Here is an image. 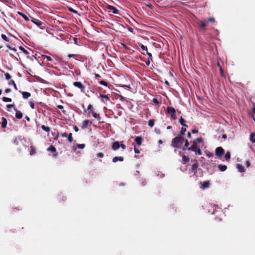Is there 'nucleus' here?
<instances>
[{
	"instance_id": "obj_1",
	"label": "nucleus",
	"mask_w": 255,
	"mask_h": 255,
	"mask_svg": "<svg viewBox=\"0 0 255 255\" xmlns=\"http://www.w3.org/2000/svg\"><path fill=\"white\" fill-rule=\"evenodd\" d=\"M191 143V145L190 147H188V150L193 151L196 155H201L202 151L200 149V145L197 143V141H192Z\"/></svg>"
},
{
	"instance_id": "obj_2",
	"label": "nucleus",
	"mask_w": 255,
	"mask_h": 255,
	"mask_svg": "<svg viewBox=\"0 0 255 255\" xmlns=\"http://www.w3.org/2000/svg\"><path fill=\"white\" fill-rule=\"evenodd\" d=\"M184 142V138L182 137H176L172 140L171 145L175 148H179Z\"/></svg>"
},
{
	"instance_id": "obj_3",
	"label": "nucleus",
	"mask_w": 255,
	"mask_h": 255,
	"mask_svg": "<svg viewBox=\"0 0 255 255\" xmlns=\"http://www.w3.org/2000/svg\"><path fill=\"white\" fill-rule=\"evenodd\" d=\"M73 85L80 89L81 91L84 93H85V86L82 84V83L80 82H75L74 83H73Z\"/></svg>"
},
{
	"instance_id": "obj_4",
	"label": "nucleus",
	"mask_w": 255,
	"mask_h": 255,
	"mask_svg": "<svg viewBox=\"0 0 255 255\" xmlns=\"http://www.w3.org/2000/svg\"><path fill=\"white\" fill-rule=\"evenodd\" d=\"M99 97L101 98V101L104 104H107V102L110 101V98L107 95L100 94Z\"/></svg>"
},
{
	"instance_id": "obj_5",
	"label": "nucleus",
	"mask_w": 255,
	"mask_h": 255,
	"mask_svg": "<svg viewBox=\"0 0 255 255\" xmlns=\"http://www.w3.org/2000/svg\"><path fill=\"white\" fill-rule=\"evenodd\" d=\"M224 150L221 147H218L216 149V155L218 156H220L224 153Z\"/></svg>"
},
{
	"instance_id": "obj_6",
	"label": "nucleus",
	"mask_w": 255,
	"mask_h": 255,
	"mask_svg": "<svg viewBox=\"0 0 255 255\" xmlns=\"http://www.w3.org/2000/svg\"><path fill=\"white\" fill-rule=\"evenodd\" d=\"M89 124H91V122L88 120H85L83 122L82 125V128L85 129L88 128Z\"/></svg>"
},
{
	"instance_id": "obj_7",
	"label": "nucleus",
	"mask_w": 255,
	"mask_h": 255,
	"mask_svg": "<svg viewBox=\"0 0 255 255\" xmlns=\"http://www.w3.org/2000/svg\"><path fill=\"white\" fill-rule=\"evenodd\" d=\"M120 147V144L119 142L115 141L112 144V149L114 150H117Z\"/></svg>"
},
{
	"instance_id": "obj_8",
	"label": "nucleus",
	"mask_w": 255,
	"mask_h": 255,
	"mask_svg": "<svg viewBox=\"0 0 255 255\" xmlns=\"http://www.w3.org/2000/svg\"><path fill=\"white\" fill-rule=\"evenodd\" d=\"M14 111H15V117L18 119H21L23 116L22 113L16 109H14Z\"/></svg>"
},
{
	"instance_id": "obj_9",
	"label": "nucleus",
	"mask_w": 255,
	"mask_h": 255,
	"mask_svg": "<svg viewBox=\"0 0 255 255\" xmlns=\"http://www.w3.org/2000/svg\"><path fill=\"white\" fill-rule=\"evenodd\" d=\"M22 95V97L24 99H27L31 96V94L27 92H20Z\"/></svg>"
},
{
	"instance_id": "obj_10",
	"label": "nucleus",
	"mask_w": 255,
	"mask_h": 255,
	"mask_svg": "<svg viewBox=\"0 0 255 255\" xmlns=\"http://www.w3.org/2000/svg\"><path fill=\"white\" fill-rule=\"evenodd\" d=\"M167 112L170 114H175L176 110L173 107H169L167 108Z\"/></svg>"
},
{
	"instance_id": "obj_11",
	"label": "nucleus",
	"mask_w": 255,
	"mask_h": 255,
	"mask_svg": "<svg viewBox=\"0 0 255 255\" xmlns=\"http://www.w3.org/2000/svg\"><path fill=\"white\" fill-rule=\"evenodd\" d=\"M135 141L138 145H140L142 142V138L140 136H136L135 139Z\"/></svg>"
},
{
	"instance_id": "obj_12",
	"label": "nucleus",
	"mask_w": 255,
	"mask_h": 255,
	"mask_svg": "<svg viewBox=\"0 0 255 255\" xmlns=\"http://www.w3.org/2000/svg\"><path fill=\"white\" fill-rule=\"evenodd\" d=\"M124 160V158L122 156H116L113 158V162H116L118 161H123Z\"/></svg>"
},
{
	"instance_id": "obj_13",
	"label": "nucleus",
	"mask_w": 255,
	"mask_h": 255,
	"mask_svg": "<svg viewBox=\"0 0 255 255\" xmlns=\"http://www.w3.org/2000/svg\"><path fill=\"white\" fill-rule=\"evenodd\" d=\"M1 120V126L2 128H5L7 125V120L4 117L2 118Z\"/></svg>"
},
{
	"instance_id": "obj_14",
	"label": "nucleus",
	"mask_w": 255,
	"mask_h": 255,
	"mask_svg": "<svg viewBox=\"0 0 255 255\" xmlns=\"http://www.w3.org/2000/svg\"><path fill=\"white\" fill-rule=\"evenodd\" d=\"M209 186V181H204L201 184V188L202 189H205L208 188Z\"/></svg>"
},
{
	"instance_id": "obj_15",
	"label": "nucleus",
	"mask_w": 255,
	"mask_h": 255,
	"mask_svg": "<svg viewBox=\"0 0 255 255\" xmlns=\"http://www.w3.org/2000/svg\"><path fill=\"white\" fill-rule=\"evenodd\" d=\"M17 13L20 16H22L26 21H29V19L27 15H26V14H24L21 12H18Z\"/></svg>"
},
{
	"instance_id": "obj_16",
	"label": "nucleus",
	"mask_w": 255,
	"mask_h": 255,
	"mask_svg": "<svg viewBox=\"0 0 255 255\" xmlns=\"http://www.w3.org/2000/svg\"><path fill=\"white\" fill-rule=\"evenodd\" d=\"M33 23H34L35 25H36L37 26H40L42 25V22L41 21L36 19H34L32 20Z\"/></svg>"
},
{
	"instance_id": "obj_17",
	"label": "nucleus",
	"mask_w": 255,
	"mask_h": 255,
	"mask_svg": "<svg viewBox=\"0 0 255 255\" xmlns=\"http://www.w3.org/2000/svg\"><path fill=\"white\" fill-rule=\"evenodd\" d=\"M237 168L238 171L240 172H244L245 169H244V167L240 164H238L237 165Z\"/></svg>"
},
{
	"instance_id": "obj_18",
	"label": "nucleus",
	"mask_w": 255,
	"mask_h": 255,
	"mask_svg": "<svg viewBox=\"0 0 255 255\" xmlns=\"http://www.w3.org/2000/svg\"><path fill=\"white\" fill-rule=\"evenodd\" d=\"M92 115L94 118H95L96 119L100 120V117L99 114L97 113L96 112L93 111L91 113Z\"/></svg>"
},
{
	"instance_id": "obj_19",
	"label": "nucleus",
	"mask_w": 255,
	"mask_h": 255,
	"mask_svg": "<svg viewBox=\"0 0 255 255\" xmlns=\"http://www.w3.org/2000/svg\"><path fill=\"white\" fill-rule=\"evenodd\" d=\"M110 9L113 13L118 14L119 13V10L114 6H111Z\"/></svg>"
},
{
	"instance_id": "obj_20",
	"label": "nucleus",
	"mask_w": 255,
	"mask_h": 255,
	"mask_svg": "<svg viewBox=\"0 0 255 255\" xmlns=\"http://www.w3.org/2000/svg\"><path fill=\"white\" fill-rule=\"evenodd\" d=\"M47 150L48 151H50L52 152H55L56 151V149L54 146H53V145H51V146H50L49 147H48L47 148Z\"/></svg>"
},
{
	"instance_id": "obj_21",
	"label": "nucleus",
	"mask_w": 255,
	"mask_h": 255,
	"mask_svg": "<svg viewBox=\"0 0 255 255\" xmlns=\"http://www.w3.org/2000/svg\"><path fill=\"white\" fill-rule=\"evenodd\" d=\"M93 107L92 105L91 104L89 105L88 106V108H87L88 114H91L92 112H93Z\"/></svg>"
},
{
	"instance_id": "obj_22",
	"label": "nucleus",
	"mask_w": 255,
	"mask_h": 255,
	"mask_svg": "<svg viewBox=\"0 0 255 255\" xmlns=\"http://www.w3.org/2000/svg\"><path fill=\"white\" fill-rule=\"evenodd\" d=\"M218 167L221 171H224L227 169V166L224 165H219Z\"/></svg>"
},
{
	"instance_id": "obj_23",
	"label": "nucleus",
	"mask_w": 255,
	"mask_h": 255,
	"mask_svg": "<svg viewBox=\"0 0 255 255\" xmlns=\"http://www.w3.org/2000/svg\"><path fill=\"white\" fill-rule=\"evenodd\" d=\"M184 120L183 119L182 117H181L180 119L179 120L180 124L183 126V127H187V125L184 123Z\"/></svg>"
},
{
	"instance_id": "obj_24",
	"label": "nucleus",
	"mask_w": 255,
	"mask_h": 255,
	"mask_svg": "<svg viewBox=\"0 0 255 255\" xmlns=\"http://www.w3.org/2000/svg\"><path fill=\"white\" fill-rule=\"evenodd\" d=\"M41 128L46 132H49L50 129V128H49L48 127H46L44 125L41 126Z\"/></svg>"
},
{
	"instance_id": "obj_25",
	"label": "nucleus",
	"mask_w": 255,
	"mask_h": 255,
	"mask_svg": "<svg viewBox=\"0 0 255 255\" xmlns=\"http://www.w3.org/2000/svg\"><path fill=\"white\" fill-rule=\"evenodd\" d=\"M8 84L9 85H12V86H13L14 89L15 90H17V88L16 87V84L14 83V81L13 80H11L8 82Z\"/></svg>"
},
{
	"instance_id": "obj_26",
	"label": "nucleus",
	"mask_w": 255,
	"mask_h": 255,
	"mask_svg": "<svg viewBox=\"0 0 255 255\" xmlns=\"http://www.w3.org/2000/svg\"><path fill=\"white\" fill-rule=\"evenodd\" d=\"M148 125L149 127H152L154 125V120L150 119L148 122Z\"/></svg>"
},
{
	"instance_id": "obj_27",
	"label": "nucleus",
	"mask_w": 255,
	"mask_h": 255,
	"mask_svg": "<svg viewBox=\"0 0 255 255\" xmlns=\"http://www.w3.org/2000/svg\"><path fill=\"white\" fill-rule=\"evenodd\" d=\"M199 24L203 28H205L206 26V22L203 21H200L199 22Z\"/></svg>"
},
{
	"instance_id": "obj_28",
	"label": "nucleus",
	"mask_w": 255,
	"mask_h": 255,
	"mask_svg": "<svg viewBox=\"0 0 255 255\" xmlns=\"http://www.w3.org/2000/svg\"><path fill=\"white\" fill-rule=\"evenodd\" d=\"M35 153H36V150H35V148L33 146H31V147H30V154L31 155H33Z\"/></svg>"
},
{
	"instance_id": "obj_29",
	"label": "nucleus",
	"mask_w": 255,
	"mask_h": 255,
	"mask_svg": "<svg viewBox=\"0 0 255 255\" xmlns=\"http://www.w3.org/2000/svg\"><path fill=\"white\" fill-rule=\"evenodd\" d=\"M44 59H46L47 61H52V59L49 56L42 55Z\"/></svg>"
},
{
	"instance_id": "obj_30",
	"label": "nucleus",
	"mask_w": 255,
	"mask_h": 255,
	"mask_svg": "<svg viewBox=\"0 0 255 255\" xmlns=\"http://www.w3.org/2000/svg\"><path fill=\"white\" fill-rule=\"evenodd\" d=\"M182 161L184 163H186L189 161V158L185 155H183L182 156Z\"/></svg>"
},
{
	"instance_id": "obj_31",
	"label": "nucleus",
	"mask_w": 255,
	"mask_h": 255,
	"mask_svg": "<svg viewBox=\"0 0 255 255\" xmlns=\"http://www.w3.org/2000/svg\"><path fill=\"white\" fill-rule=\"evenodd\" d=\"M85 147V144H77V146L75 147V149H76V148L83 149Z\"/></svg>"
},
{
	"instance_id": "obj_32",
	"label": "nucleus",
	"mask_w": 255,
	"mask_h": 255,
	"mask_svg": "<svg viewBox=\"0 0 255 255\" xmlns=\"http://www.w3.org/2000/svg\"><path fill=\"white\" fill-rule=\"evenodd\" d=\"M231 155L230 152L228 151L225 155V158L226 160H229L230 159Z\"/></svg>"
},
{
	"instance_id": "obj_33",
	"label": "nucleus",
	"mask_w": 255,
	"mask_h": 255,
	"mask_svg": "<svg viewBox=\"0 0 255 255\" xmlns=\"http://www.w3.org/2000/svg\"><path fill=\"white\" fill-rule=\"evenodd\" d=\"M2 101L4 102H11V99H10L9 98H7V97H3Z\"/></svg>"
},
{
	"instance_id": "obj_34",
	"label": "nucleus",
	"mask_w": 255,
	"mask_h": 255,
	"mask_svg": "<svg viewBox=\"0 0 255 255\" xmlns=\"http://www.w3.org/2000/svg\"><path fill=\"white\" fill-rule=\"evenodd\" d=\"M67 137H68V140L70 142H72V141H73V137H72V134L71 133H70V134H69L67 136Z\"/></svg>"
},
{
	"instance_id": "obj_35",
	"label": "nucleus",
	"mask_w": 255,
	"mask_h": 255,
	"mask_svg": "<svg viewBox=\"0 0 255 255\" xmlns=\"http://www.w3.org/2000/svg\"><path fill=\"white\" fill-rule=\"evenodd\" d=\"M197 168V165L196 164H194L192 165L191 170L192 171L195 172Z\"/></svg>"
},
{
	"instance_id": "obj_36",
	"label": "nucleus",
	"mask_w": 255,
	"mask_h": 255,
	"mask_svg": "<svg viewBox=\"0 0 255 255\" xmlns=\"http://www.w3.org/2000/svg\"><path fill=\"white\" fill-rule=\"evenodd\" d=\"M1 37L2 38V39L3 40H4L5 41H9L8 38L5 35H4L3 34H1Z\"/></svg>"
},
{
	"instance_id": "obj_37",
	"label": "nucleus",
	"mask_w": 255,
	"mask_h": 255,
	"mask_svg": "<svg viewBox=\"0 0 255 255\" xmlns=\"http://www.w3.org/2000/svg\"><path fill=\"white\" fill-rule=\"evenodd\" d=\"M146 54L148 56V63H147V65H149V63H150V59L151 60V56H152V55L150 53H149L148 52V51L146 52Z\"/></svg>"
},
{
	"instance_id": "obj_38",
	"label": "nucleus",
	"mask_w": 255,
	"mask_h": 255,
	"mask_svg": "<svg viewBox=\"0 0 255 255\" xmlns=\"http://www.w3.org/2000/svg\"><path fill=\"white\" fill-rule=\"evenodd\" d=\"M186 131V129L185 128L182 127L181 128V131H180V134L181 135H184Z\"/></svg>"
},
{
	"instance_id": "obj_39",
	"label": "nucleus",
	"mask_w": 255,
	"mask_h": 255,
	"mask_svg": "<svg viewBox=\"0 0 255 255\" xmlns=\"http://www.w3.org/2000/svg\"><path fill=\"white\" fill-rule=\"evenodd\" d=\"M140 48H141V49L142 50L145 51L146 52L147 51V46H144L143 44H141V46H140Z\"/></svg>"
},
{
	"instance_id": "obj_40",
	"label": "nucleus",
	"mask_w": 255,
	"mask_h": 255,
	"mask_svg": "<svg viewBox=\"0 0 255 255\" xmlns=\"http://www.w3.org/2000/svg\"><path fill=\"white\" fill-rule=\"evenodd\" d=\"M5 79L6 80H8L11 78V76L9 74L7 73L5 74Z\"/></svg>"
},
{
	"instance_id": "obj_41",
	"label": "nucleus",
	"mask_w": 255,
	"mask_h": 255,
	"mask_svg": "<svg viewBox=\"0 0 255 255\" xmlns=\"http://www.w3.org/2000/svg\"><path fill=\"white\" fill-rule=\"evenodd\" d=\"M193 141H197V143H198V144H199V143L202 142V138H198Z\"/></svg>"
},
{
	"instance_id": "obj_42",
	"label": "nucleus",
	"mask_w": 255,
	"mask_h": 255,
	"mask_svg": "<svg viewBox=\"0 0 255 255\" xmlns=\"http://www.w3.org/2000/svg\"><path fill=\"white\" fill-rule=\"evenodd\" d=\"M100 84L102 85H104L105 86H108V83L105 82V81H101L100 82Z\"/></svg>"
},
{
	"instance_id": "obj_43",
	"label": "nucleus",
	"mask_w": 255,
	"mask_h": 255,
	"mask_svg": "<svg viewBox=\"0 0 255 255\" xmlns=\"http://www.w3.org/2000/svg\"><path fill=\"white\" fill-rule=\"evenodd\" d=\"M122 87H123V88H125V89H128V90H130L131 89L130 87L129 86H128V85H123L122 86Z\"/></svg>"
},
{
	"instance_id": "obj_44",
	"label": "nucleus",
	"mask_w": 255,
	"mask_h": 255,
	"mask_svg": "<svg viewBox=\"0 0 255 255\" xmlns=\"http://www.w3.org/2000/svg\"><path fill=\"white\" fill-rule=\"evenodd\" d=\"M97 157L102 158L104 156V154L102 152L98 153L97 155Z\"/></svg>"
},
{
	"instance_id": "obj_45",
	"label": "nucleus",
	"mask_w": 255,
	"mask_h": 255,
	"mask_svg": "<svg viewBox=\"0 0 255 255\" xmlns=\"http://www.w3.org/2000/svg\"><path fill=\"white\" fill-rule=\"evenodd\" d=\"M185 142V146L186 147H189L188 146H189V142L188 141V140L187 139H184V142Z\"/></svg>"
},
{
	"instance_id": "obj_46",
	"label": "nucleus",
	"mask_w": 255,
	"mask_h": 255,
	"mask_svg": "<svg viewBox=\"0 0 255 255\" xmlns=\"http://www.w3.org/2000/svg\"><path fill=\"white\" fill-rule=\"evenodd\" d=\"M13 107V105H11V104L7 105L6 106V108H7L8 111H9V109L12 108Z\"/></svg>"
},
{
	"instance_id": "obj_47",
	"label": "nucleus",
	"mask_w": 255,
	"mask_h": 255,
	"mask_svg": "<svg viewBox=\"0 0 255 255\" xmlns=\"http://www.w3.org/2000/svg\"><path fill=\"white\" fill-rule=\"evenodd\" d=\"M134 151L136 153H139V150L135 147V145H134Z\"/></svg>"
},
{
	"instance_id": "obj_48",
	"label": "nucleus",
	"mask_w": 255,
	"mask_h": 255,
	"mask_svg": "<svg viewBox=\"0 0 255 255\" xmlns=\"http://www.w3.org/2000/svg\"><path fill=\"white\" fill-rule=\"evenodd\" d=\"M153 102L155 104H159V102H158V100L157 99L154 98L153 99Z\"/></svg>"
},
{
	"instance_id": "obj_49",
	"label": "nucleus",
	"mask_w": 255,
	"mask_h": 255,
	"mask_svg": "<svg viewBox=\"0 0 255 255\" xmlns=\"http://www.w3.org/2000/svg\"><path fill=\"white\" fill-rule=\"evenodd\" d=\"M208 21H210V22H213L215 21V19L213 17H210L208 19Z\"/></svg>"
},
{
	"instance_id": "obj_50",
	"label": "nucleus",
	"mask_w": 255,
	"mask_h": 255,
	"mask_svg": "<svg viewBox=\"0 0 255 255\" xmlns=\"http://www.w3.org/2000/svg\"><path fill=\"white\" fill-rule=\"evenodd\" d=\"M250 165V161L249 160H247L246 161V166L247 167H249Z\"/></svg>"
},
{
	"instance_id": "obj_51",
	"label": "nucleus",
	"mask_w": 255,
	"mask_h": 255,
	"mask_svg": "<svg viewBox=\"0 0 255 255\" xmlns=\"http://www.w3.org/2000/svg\"><path fill=\"white\" fill-rule=\"evenodd\" d=\"M30 107L32 109H34V104L33 102H30Z\"/></svg>"
},
{
	"instance_id": "obj_52",
	"label": "nucleus",
	"mask_w": 255,
	"mask_h": 255,
	"mask_svg": "<svg viewBox=\"0 0 255 255\" xmlns=\"http://www.w3.org/2000/svg\"><path fill=\"white\" fill-rule=\"evenodd\" d=\"M20 49H21L22 50V51L25 53V54H28V52H27V51L26 50H25L24 48H22V47H20Z\"/></svg>"
},
{
	"instance_id": "obj_53",
	"label": "nucleus",
	"mask_w": 255,
	"mask_h": 255,
	"mask_svg": "<svg viewBox=\"0 0 255 255\" xmlns=\"http://www.w3.org/2000/svg\"><path fill=\"white\" fill-rule=\"evenodd\" d=\"M171 118L175 120L176 119V116L175 115V114H171Z\"/></svg>"
},
{
	"instance_id": "obj_54",
	"label": "nucleus",
	"mask_w": 255,
	"mask_h": 255,
	"mask_svg": "<svg viewBox=\"0 0 255 255\" xmlns=\"http://www.w3.org/2000/svg\"><path fill=\"white\" fill-rule=\"evenodd\" d=\"M67 136H68V134L66 132H64V133H62V136L63 137H67Z\"/></svg>"
},
{
	"instance_id": "obj_55",
	"label": "nucleus",
	"mask_w": 255,
	"mask_h": 255,
	"mask_svg": "<svg viewBox=\"0 0 255 255\" xmlns=\"http://www.w3.org/2000/svg\"><path fill=\"white\" fill-rule=\"evenodd\" d=\"M63 108H64L63 106L62 105H58L57 106V108L59 109L62 110L63 109Z\"/></svg>"
},
{
	"instance_id": "obj_56",
	"label": "nucleus",
	"mask_w": 255,
	"mask_h": 255,
	"mask_svg": "<svg viewBox=\"0 0 255 255\" xmlns=\"http://www.w3.org/2000/svg\"><path fill=\"white\" fill-rule=\"evenodd\" d=\"M120 147H121L123 149H126V145H125V144H122L121 145H120Z\"/></svg>"
},
{
	"instance_id": "obj_57",
	"label": "nucleus",
	"mask_w": 255,
	"mask_h": 255,
	"mask_svg": "<svg viewBox=\"0 0 255 255\" xmlns=\"http://www.w3.org/2000/svg\"><path fill=\"white\" fill-rule=\"evenodd\" d=\"M11 91L10 89L9 88L6 89L5 90V92L6 93H9Z\"/></svg>"
},
{
	"instance_id": "obj_58",
	"label": "nucleus",
	"mask_w": 255,
	"mask_h": 255,
	"mask_svg": "<svg viewBox=\"0 0 255 255\" xmlns=\"http://www.w3.org/2000/svg\"><path fill=\"white\" fill-rule=\"evenodd\" d=\"M198 130L197 129H192V132L193 133H196L198 132Z\"/></svg>"
},
{
	"instance_id": "obj_59",
	"label": "nucleus",
	"mask_w": 255,
	"mask_h": 255,
	"mask_svg": "<svg viewBox=\"0 0 255 255\" xmlns=\"http://www.w3.org/2000/svg\"><path fill=\"white\" fill-rule=\"evenodd\" d=\"M74 129L76 132H77L79 130L78 128L76 126L74 127Z\"/></svg>"
},
{
	"instance_id": "obj_60",
	"label": "nucleus",
	"mask_w": 255,
	"mask_h": 255,
	"mask_svg": "<svg viewBox=\"0 0 255 255\" xmlns=\"http://www.w3.org/2000/svg\"><path fill=\"white\" fill-rule=\"evenodd\" d=\"M69 58H71V57H73L75 56V55L74 54H69L68 56Z\"/></svg>"
},
{
	"instance_id": "obj_61",
	"label": "nucleus",
	"mask_w": 255,
	"mask_h": 255,
	"mask_svg": "<svg viewBox=\"0 0 255 255\" xmlns=\"http://www.w3.org/2000/svg\"><path fill=\"white\" fill-rule=\"evenodd\" d=\"M187 136H188V138H191V133H190L189 132L188 133V134H187Z\"/></svg>"
},
{
	"instance_id": "obj_62",
	"label": "nucleus",
	"mask_w": 255,
	"mask_h": 255,
	"mask_svg": "<svg viewBox=\"0 0 255 255\" xmlns=\"http://www.w3.org/2000/svg\"><path fill=\"white\" fill-rule=\"evenodd\" d=\"M253 134H251V141L253 142H255V140H253L252 139V136H253Z\"/></svg>"
},
{
	"instance_id": "obj_63",
	"label": "nucleus",
	"mask_w": 255,
	"mask_h": 255,
	"mask_svg": "<svg viewBox=\"0 0 255 255\" xmlns=\"http://www.w3.org/2000/svg\"><path fill=\"white\" fill-rule=\"evenodd\" d=\"M172 128V127L170 126H168L167 127V129H170Z\"/></svg>"
},
{
	"instance_id": "obj_64",
	"label": "nucleus",
	"mask_w": 255,
	"mask_h": 255,
	"mask_svg": "<svg viewBox=\"0 0 255 255\" xmlns=\"http://www.w3.org/2000/svg\"><path fill=\"white\" fill-rule=\"evenodd\" d=\"M25 119H26V120L27 121H30V118L28 117H27V116H26Z\"/></svg>"
}]
</instances>
